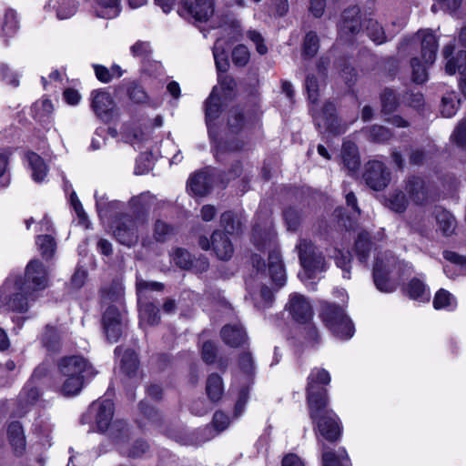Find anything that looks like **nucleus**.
Returning a JSON list of instances; mask_svg holds the SVG:
<instances>
[{
  "mask_svg": "<svg viewBox=\"0 0 466 466\" xmlns=\"http://www.w3.org/2000/svg\"><path fill=\"white\" fill-rule=\"evenodd\" d=\"M370 136L375 141L383 142L390 138V134L384 127L374 126L370 129Z\"/></svg>",
  "mask_w": 466,
  "mask_h": 466,
  "instance_id": "69168bd1",
  "label": "nucleus"
},
{
  "mask_svg": "<svg viewBox=\"0 0 466 466\" xmlns=\"http://www.w3.org/2000/svg\"><path fill=\"white\" fill-rule=\"evenodd\" d=\"M460 100L454 93H451L442 97L441 114L445 117L453 116L459 107Z\"/></svg>",
  "mask_w": 466,
  "mask_h": 466,
  "instance_id": "a19ab883",
  "label": "nucleus"
},
{
  "mask_svg": "<svg viewBox=\"0 0 466 466\" xmlns=\"http://www.w3.org/2000/svg\"><path fill=\"white\" fill-rule=\"evenodd\" d=\"M36 244L44 258H51L56 251V242L50 235H39L36 238Z\"/></svg>",
  "mask_w": 466,
  "mask_h": 466,
  "instance_id": "ea45409f",
  "label": "nucleus"
},
{
  "mask_svg": "<svg viewBox=\"0 0 466 466\" xmlns=\"http://www.w3.org/2000/svg\"><path fill=\"white\" fill-rule=\"evenodd\" d=\"M42 341L46 348L50 350H55L59 342V334L57 330L51 326H46L45 332L42 335Z\"/></svg>",
  "mask_w": 466,
  "mask_h": 466,
  "instance_id": "a18cd8bd",
  "label": "nucleus"
},
{
  "mask_svg": "<svg viewBox=\"0 0 466 466\" xmlns=\"http://www.w3.org/2000/svg\"><path fill=\"white\" fill-rule=\"evenodd\" d=\"M406 293L410 299L420 302H426L430 299L429 290L427 289L425 284L418 279H413L410 280L408 287L406 288Z\"/></svg>",
  "mask_w": 466,
  "mask_h": 466,
  "instance_id": "72a5a7b5",
  "label": "nucleus"
},
{
  "mask_svg": "<svg viewBox=\"0 0 466 466\" xmlns=\"http://www.w3.org/2000/svg\"><path fill=\"white\" fill-rule=\"evenodd\" d=\"M229 425V419L226 414L221 411H218L213 417V426L218 432H220L228 428Z\"/></svg>",
  "mask_w": 466,
  "mask_h": 466,
  "instance_id": "0e129e2a",
  "label": "nucleus"
},
{
  "mask_svg": "<svg viewBox=\"0 0 466 466\" xmlns=\"http://www.w3.org/2000/svg\"><path fill=\"white\" fill-rule=\"evenodd\" d=\"M173 234V228L160 220L155 224L154 237L157 241H165Z\"/></svg>",
  "mask_w": 466,
  "mask_h": 466,
  "instance_id": "864d4df0",
  "label": "nucleus"
},
{
  "mask_svg": "<svg viewBox=\"0 0 466 466\" xmlns=\"http://www.w3.org/2000/svg\"><path fill=\"white\" fill-rule=\"evenodd\" d=\"M76 3L72 0H60L57 4L56 16L59 19H67L75 15Z\"/></svg>",
  "mask_w": 466,
  "mask_h": 466,
  "instance_id": "09e8293b",
  "label": "nucleus"
},
{
  "mask_svg": "<svg viewBox=\"0 0 466 466\" xmlns=\"http://www.w3.org/2000/svg\"><path fill=\"white\" fill-rule=\"evenodd\" d=\"M417 38H420L421 57L424 64H420L418 58L411 60L412 80L417 84H422L428 79L427 67L435 61L438 41L430 30L419 31Z\"/></svg>",
  "mask_w": 466,
  "mask_h": 466,
  "instance_id": "7ed1b4c3",
  "label": "nucleus"
},
{
  "mask_svg": "<svg viewBox=\"0 0 466 466\" xmlns=\"http://www.w3.org/2000/svg\"><path fill=\"white\" fill-rule=\"evenodd\" d=\"M138 367V360L136 353L132 350H126L121 358V369L128 376H132Z\"/></svg>",
  "mask_w": 466,
  "mask_h": 466,
  "instance_id": "37998d69",
  "label": "nucleus"
},
{
  "mask_svg": "<svg viewBox=\"0 0 466 466\" xmlns=\"http://www.w3.org/2000/svg\"><path fill=\"white\" fill-rule=\"evenodd\" d=\"M452 137L458 145L466 144V119L459 124Z\"/></svg>",
  "mask_w": 466,
  "mask_h": 466,
  "instance_id": "774afa93",
  "label": "nucleus"
},
{
  "mask_svg": "<svg viewBox=\"0 0 466 466\" xmlns=\"http://www.w3.org/2000/svg\"><path fill=\"white\" fill-rule=\"evenodd\" d=\"M321 456V466H352L350 456L345 448H339L336 451H325Z\"/></svg>",
  "mask_w": 466,
  "mask_h": 466,
  "instance_id": "b1692460",
  "label": "nucleus"
},
{
  "mask_svg": "<svg viewBox=\"0 0 466 466\" xmlns=\"http://www.w3.org/2000/svg\"><path fill=\"white\" fill-rule=\"evenodd\" d=\"M433 306L436 309L453 310L457 307V300L452 294L441 289L435 294Z\"/></svg>",
  "mask_w": 466,
  "mask_h": 466,
  "instance_id": "e433bc0d",
  "label": "nucleus"
},
{
  "mask_svg": "<svg viewBox=\"0 0 466 466\" xmlns=\"http://www.w3.org/2000/svg\"><path fill=\"white\" fill-rule=\"evenodd\" d=\"M286 309L292 319L299 323H306L313 317L310 303L303 295L298 293H293L289 296Z\"/></svg>",
  "mask_w": 466,
  "mask_h": 466,
  "instance_id": "dca6fc26",
  "label": "nucleus"
},
{
  "mask_svg": "<svg viewBox=\"0 0 466 466\" xmlns=\"http://www.w3.org/2000/svg\"><path fill=\"white\" fill-rule=\"evenodd\" d=\"M382 111L385 114L393 111L397 106V99L392 90H385L381 95Z\"/></svg>",
  "mask_w": 466,
  "mask_h": 466,
  "instance_id": "4d7b16f0",
  "label": "nucleus"
},
{
  "mask_svg": "<svg viewBox=\"0 0 466 466\" xmlns=\"http://www.w3.org/2000/svg\"><path fill=\"white\" fill-rule=\"evenodd\" d=\"M18 29V20L16 13L14 10H7L5 14V22L3 25V32L6 35H14Z\"/></svg>",
  "mask_w": 466,
  "mask_h": 466,
  "instance_id": "3c124183",
  "label": "nucleus"
},
{
  "mask_svg": "<svg viewBox=\"0 0 466 466\" xmlns=\"http://www.w3.org/2000/svg\"><path fill=\"white\" fill-rule=\"evenodd\" d=\"M389 207L395 212H403L407 207V199L403 193L399 192L389 198Z\"/></svg>",
  "mask_w": 466,
  "mask_h": 466,
  "instance_id": "13d9d810",
  "label": "nucleus"
},
{
  "mask_svg": "<svg viewBox=\"0 0 466 466\" xmlns=\"http://www.w3.org/2000/svg\"><path fill=\"white\" fill-rule=\"evenodd\" d=\"M173 261L177 266L184 269L205 271L208 268V262L206 258L193 259L191 255L182 248H177L174 252Z\"/></svg>",
  "mask_w": 466,
  "mask_h": 466,
  "instance_id": "aec40b11",
  "label": "nucleus"
},
{
  "mask_svg": "<svg viewBox=\"0 0 466 466\" xmlns=\"http://www.w3.org/2000/svg\"><path fill=\"white\" fill-rule=\"evenodd\" d=\"M32 110L34 117L39 121H43L52 114L54 106L49 99L43 98L33 105Z\"/></svg>",
  "mask_w": 466,
  "mask_h": 466,
  "instance_id": "58836bf2",
  "label": "nucleus"
},
{
  "mask_svg": "<svg viewBox=\"0 0 466 466\" xmlns=\"http://www.w3.org/2000/svg\"><path fill=\"white\" fill-rule=\"evenodd\" d=\"M207 394L212 401H218L223 395L224 386L222 379L218 374L208 376L206 387Z\"/></svg>",
  "mask_w": 466,
  "mask_h": 466,
  "instance_id": "c9c22d12",
  "label": "nucleus"
},
{
  "mask_svg": "<svg viewBox=\"0 0 466 466\" xmlns=\"http://www.w3.org/2000/svg\"><path fill=\"white\" fill-rule=\"evenodd\" d=\"M145 228V219L132 218L128 216L116 218L111 230L115 238L123 245L131 247L138 240V234Z\"/></svg>",
  "mask_w": 466,
  "mask_h": 466,
  "instance_id": "423d86ee",
  "label": "nucleus"
},
{
  "mask_svg": "<svg viewBox=\"0 0 466 466\" xmlns=\"http://www.w3.org/2000/svg\"><path fill=\"white\" fill-rule=\"evenodd\" d=\"M407 189L410 193V198L416 203H419L424 199L425 190L423 187V181L419 177H413L409 181Z\"/></svg>",
  "mask_w": 466,
  "mask_h": 466,
  "instance_id": "c03bdc74",
  "label": "nucleus"
},
{
  "mask_svg": "<svg viewBox=\"0 0 466 466\" xmlns=\"http://www.w3.org/2000/svg\"><path fill=\"white\" fill-rule=\"evenodd\" d=\"M335 261L336 265L344 271L343 278L350 279V255L349 253L344 254L339 251V256H336Z\"/></svg>",
  "mask_w": 466,
  "mask_h": 466,
  "instance_id": "680f3d73",
  "label": "nucleus"
},
{
  "mask_svg": "<svg viewBox=\"0 0 466 466\" xmlns=\"http://www.w3.org/2000/svg\"><path fill=\"white\" fill-rule=\"evenodd\" d=\"M95 198L98 215L103 220L107 215V210L115 208L117 205V202H108L105 196L99 197L97 192H96Z\"/></svg>",
  "mask_w": 466,
  "mask_h": 466,
  "instance_id": "6e6d98bb",
  "label": "nucleus"
},
{
  "mask_svg": "<svg viewBox=\"0 0 466 466\" xmlns=\"http://www.w3.org/2000/svg\"><path fill=\"white\" fill-rule=\"evenodd\" d=\"M7 434L9 442L13 447L14 451L16 454H22L25 450L26 443L24 430L21 424L18 422H12L8 426Z\"/></svg>",
  "mask_w": 466,
  "mask_h": 466,
  "instance_id": "7c9ffc66",
  "label": "nucleus"
},
{
  "mask_svg": "<svg viewBox=\"0 0 466 466\" xmlns=\"http://www.w3.org/2000/svg\"><path fill=\"white\" fill-rule=\"evenodd\" d=\"M438 230L443 236H451L454 233L456 228V220L454 217L447 210L438 208L435 212Z\"/></svg>",
  "mask_w": 466,
  "mask_h": 466,
  "instance_id": "2f4dec72",
  "label": "nucleus"
},
{
  "mask_svg": "<svg viewBox=\"0 0 466 466\" xmlns=\"http://www.w3.org/2000/svg\"><path fill=\"white\" fill-rule=\"evenodd\" d=\"M127 93L129 98L133 100L135 103H144L147 101V93L140 86L135 83L129 86Z\"/></svg>",
  "mask_w": 466,
  "mask_h": 466,
  "instance_id": "bf43d9fd",
  "label": "nucleus"
},
{
  "mask_svg": "<svg viewBox=\"0 0 466 466\" xmlns=\"http://www.w3.org/2000/svg\"><path fill=\"white\" fill-rule=\"evenodd\" d=\"M94 11L96 16L111 19L121 11V0H95Z\"/></svg>",
  "mask_w": 466,
  "mask_h": 466,
  "instance_id": "a878e982",
  "label": "nucleus"
},
{
  "mask_svg": "<svg viewBox=\"0 0 466 466\" xmlns=\"http://www.w3.org/2000/svg\"><path fill=\"white\" fill-rule=\"evenodd\" d=\"M360 10L352 7L346 10L342 15V22L339 25V35L341 37L348 34H356L360 32V24L358 19Z\"/></svg>",
  "mask_w": 466,
  "mask_h": 466,
  "instance_id": "cd10ccee",
  "label": "nucleus"
},
{
  "mask_svg": "<svg viewBox=\"0 0 466 466\" xmlns=\"http://www.w3.org/2000/svg\"><path fill=\"white\" fill-rule=\"evenodd\" d=\"M299 251V260L303 268V272L299 273V277L311 279L317 273L325 269V261L320 253L316 251L314 245L308 240H301L298 246Z\"/></svg>",
  "mask_w": 466,
  "mask_h": 466,
  "instance_id": "0eeeda50",
  "label": "nucleus"
},
{
  "mask_svg": "<svg viewBox=\"0 0 466 466\" xmlns=\"http://www.w3.org/2000/svg\"><path fill=\"white\" fill-rule=\"evenodd\" d=\"M367 185L374 190L383 189L390 181V174L380 161H370L363 175Z\"/></svg>",
  "mask_w": 466,
  "mask_h": 466,
  "instance_id": "f3484780",
  "label": "nucleus"
},
{
  "mask_svg": "<svg viewBox=\"0 0 466 466\" xmlns=\"http://www.w3.org/2000/svg\"><path fill=\"white\" fill-rule=\"evenodd\" d=\"M342 159L344 166L349 171H355L360 166L357 147L353 143L347 142L343 144Z\"/></svg>",
  "mask_w": 466,
  "mask_h": 466,
  "instance_id": "f704fd0d",
  "label": "nucleus"
},
{
  "mask_svg": "<svg viewBox=\"0 0 466 466\" xmlns=\"http://www.w3.org/2000/svg\"><path fill=\"white\" fill-rule=\"evenodd\" d=\"M103 326L107 339L116 342L121 337L124 320L121 312L116 307H109L103 316Z\"/></svg>",
  "mask_w": 466,
  "mask_h": 466,
  "instance_id": "a211bd4d",
  "label": "nucleus"
},
{
  "mask_svg": "<svg viewBox=\"0 0 466 466\" xmlns=\"http://www.w3.org/2000/svg\"><path fill=\"white\" fill-rule=\"evenodd\" d=\"M319 50V38L318 35L309 32L306 35L304 40L303 52L307 56H314Z\"/></svg>",
  "mask_w": 466,
  "mask_h": 466,
  "instance_id": "603ef678",
  "label": "nucleus"
},
{
  "mask_svg": "<svg viewBox=\"0 0 466 466\" xmlns=\"http://www.w3.org/2000/svg\"><path fill=\"white\" fill-rule=\"evenodd\" d=\"M445 71L448 75H454L457 71L461 75L460 87L466 96V51H461L455 59L448 60Z\"/></svg>",
  "mask_w": 466,
  "mask_h": 466,
  "instance_id": "5701e85b",
  "label": "nucleus"
},
{
  "mask_svg": "<svg viewBox=\"0 0 466 466\" xmlns=\"http://www.w3.org/2000/svg\"><path fill=\"white\" fill-rule=\"evenodd\" d=\"M40 397L38 389L32 385V381L27 383L18 397V408L17 414L23 415L26 412L30 406L34 405Z\"/></svg>",
  "mask_w": 466,
  "mask_h": 466,
  "instance_id": "bb28decb",
  "label": "nucleus"
},
{
  "mask_svg": "<svg viewBox=\"0 0 466 466\" xmlns=\"http://www.w3.org/2000/svg\"><path fill=\"white\" fill-rule=\"evenodd\" d=\"M224 44L225 40L218 39L213 47V56L216 66L220 72L227 71L229 66Z\"/></svg>",
  "mask_w": 466,
  "mask_h": 466,
  "instance_id": "4c0bfd02",
  "label": "nucleus"
},
{
  "mask_svg": "<svg viewBox=\"0 0 466 466\" xmlns=\"http://www.w3.org/2000/svg\"><path fill=\"white\" fill-rule=\"evenodd\" d=\"M223 341L230 347H238L246 341L247 336L240 324L226 325L221 329Z\"/></svg>",
  "mask_w": 466,
  "mask_h": 466,
  "instance_id": "393cba45",
  "label": "nucleus"
},
{
  "mask_svg": "<svg viewBox=\"0 0 466 466\" xmlns=\"http://www.w3.org/2000/svg\"><path fill=\"white\" fill-rule=\"evenodd\" d=\"M26 160L32 172V178L35 182L40 183L44 181L47 176V166L44 159L34 152L26 154Z\"/></svg>",
  "mask_w": 466,
  "mask_h": 466,
  "instance_id": "c756f323",
  "label": "nucleus"
},
{
  "mask_svg": "<svg viewBox=\"0 0 466 466\" xmlns=\"http://www.w3.org/2000/svg\"><path fill=\"white\" fill-rule=\"evenodd\" d=\"M91 107L97 117L103 121H109L114 116L115 102L111 95L102 89L91 93Z\"/></svg>",
  "mask_w": 466,
  "mask_h": 466,
  "instance_id": "2eb2a0df",
  "label": "nucleus"
},
{
  "mask_svg": "<svg viewBox=\"0 0 466 466\" xmlns=\"http://www.w3.org/2000/svg\"><path fill=\"white\" fill-rule=\"evenodd\" d=\"M88 377L84 376H57V390L66 397H72L79 394Z\"/></svg>",
  "mask_w": 466,
  "mask_h": 466,
  "instance_id": "6ab92c4d",
  "label": "nucleus"
},
{
  "mask_svg": "<svg viewBox=\"0 0 466 466\" xmlns=\"http://www.w3.org/2000/svg\"><path fill=\"white\" fill-rule=\"evenodd\" d=\"M96 374L94 367L78 355L64 357L57 362V376H84L93 379Z\"/></svg>",
  "mask_w": 466,
  "mask_h": 466,
  "instance_id": "9d476101",
  "label": "nucleus"
},
{
  "mask_svg": "<svg viewBox=\"0 0 466 466\" xmlns=\"http://www.w3.org/2000/svg\"><path fill=\"white\" fill-rule=\"evenodd\" d=\"M266 245L268 248H272L268 253V270L272 282L279 289L286 284V271L279 251L275 248L274 237L271 234H268Z\"/></svg>",
  "mask_w": 466,
  "mask_h": 466,
  "instance_id": "ddd939ff",
  "label": "nucleus"
},
{
  "mask_svg": "<svg viewBox=\"0 0 466 466\" xmlns=\"http://www.w3.org/2000/svg\"><path fill=\"white\" fill-rule=\"evenodd\" d=\"M320 435L329 441H337L341 434V426L337 414L328 406L320 409L316 418H310Z\"/></svg>",
  "mask_w": 466,
  "mask_h": 466,
  "instance_id": "9b49d317",
  "label": "nucleus"
},
{
  "mask_svg": "<svg viewBox=\"0 0 466 466\" xmlns=\"http://www.w3.org/2000/svg\"><path fill=\"white\" fill-rule=\"evenodd\" d=\"M247 35L248 39L256 45L258 53L265 55L268 52V48L264 44V38L259 32L256 30H249Z\"/></svg>",
  "mask_w": 466,
  "mask_h": 466,
  "instance_id": "052dcab7",
  "label": "nucleus"
},
{
  "mask_svg": "<svg viewBox=\"0 0 466 466\" xmlns=\"http://www.w3.org/2000/svg\"><path fill=\"white\" fill-rule=\"evenodd\" d=\"M212 248L221 260L229 259L234 252L233 246L228 236L220 231H215L211 237Z\"/></svg>",
  "mask_w": 466,
  "mask_h": 466,
  "instance_id": "412c9836",
  "label": "nucleus"
},
{
  "mask_svg": "<svg viewBox=\"0 0 466 466\" xmlns=\"http://www.w3.org/2000/svg\"><path fill=\"white\" fill-rule=\"evenodd\" d=\"M163 285L159 282H147L143 279H137V289L139 304V324L142 328L153 326L158 323V309L150 302H142V296L147 290H161Z\"/></svg>",
  "mask_w": 466,
  "mask_h": 466,
  "instance_id": "6e6552de",
  "label": "nucleus"
},
{
  "mask_svg": "<svg viewBox=\"0 0 466 466\" xmlns=\"http://www.w3.org/2000/svg\"><path fill=\"white\" fill-rule=\"evenodd\" d=\"M218 87L215 86L206 100V122L208 128L209 136H212L210 127L211 121L215 120L221 111L220 97L218 96Z\"/></svg>",
  "mask_w": 466,
  "mask_h": 466,
  "instance_id": "c85d7f7f",
  "label": "nucleus"
},
{
  "mask_svg": "<svg viewBox=\"0 0 466 466\" xmlns=\"http://www.w3.org/2000/svg\"><path fill=\"white\" fill-rule=\"evenodd\" d=\"M221 225L229 234L238 232L240 228V222L238 220L235 221L234 215L231 212H225L221 215Z\"/></svg>",
  "mask_w": 466,
  "mask_h": 466,
  "instance_id": "5fc2aeb1",
  "label": "nucleus"
},
{
  "mask_svg": "<svg viewBox=\"0 0 466 466\" xmlns=\"http://www.w3.org/2000/svg\"><path fill=\"white\" fill-rule=\"evenodd\" d=\"M23 281L32 291L44 289L48 284L47 269L39 260H31L26 266Z\"/></svg>",
  "mask_w": 466,
  "mask_h": 466,
  "instance_id": "4468645a",
  "label": "nucleus"
},
{
  "mask_svg": "<svg viewBox=\"0 0 466 466\" xmlns=\"http://www.w3.org/2000/svg\"><path fill=\"white\" fill-rule=\"evenodd\" d=\"M215 11V0H181L178 14L186 19L206 22Z\"/></svg>",
  "mask_w": 466,
  "mask_h": 466,
  "instance_id": "1a4fd4ad",
  "label": "nucleus"
},
{
  "mask_svg": "<svg viewBox=\"0 0 466 466\" xmlns=\"http://www.w3.org/2000/svg\"><path fill=\"white\" fill-rule=\"evenodd\" d=\"M408 264L399 261L390 252L379 253L373 266V279L377 289L383 292H392L399 286Z\"/></svg>",
  "mask_w": 466,
  "mask_h": 466,
  "instance_id": "f257e3e1",
  "label": "nucleus"
},
{
  "mask_svg": "<svg viewBox=\"0 0 466 466\" xmlns=\"http://www.w3.org/2000/svg\"><path fill=\"white\" fill-rule=\"evenodd\" d=\"M31 291L25 286L21 276L10 275L3 285L8 309L19 313L25 312L28 309V297Z\"/></svg>",
  "mask_w": 466,
  "mask_h": 466,
  "instance_id": "39448f33",
  "label": "nucleus"
},
{
  "mask_svg": "<svg viewBox=\"0 0 466 466\" xmlns=\"http://www.w3.org/2000/svg\"><path fill=\"white\" fill-rule=\"evenodd\" d=\"M130 51L134 56L144 57L150 51L147 42L137 41L130 47Z\"/></svg>",
  "mask_w": 466,
  "mask_h": 466,
  "instance_id": "338daca9",
  "label": "nucleus"
},
{
  "mask_svg": "<svg viewBox=\"0 0 466 466\" xmlns=\"http://www.w3.org/2000/svg\"><path fill=\"white\" fill-rule=\"evenodd\" d=\"M9 156L5 153H0V188H5L9 186L11 178L8 169Z\"/></svg>",
  "mask_w": 466,
  "mask_h": 466,
  "instance_id": "8fccbe9b",
  "label": "nucleus"
},
{
  "mask_svg": "<svg viewBox=\"0 0 466 466\" xmlns=\"http://www.w3.org/2000/svg\"><path fill=\"white\" fill-rule=\"evenodd\" d=\"M0 74L4 81L14 86H17L19 80L16 75L13 74L7 65H0Z\"/></svg>",
  "mask_w": 466,
  "mask_h": 466,
  "instance_id": "e2e57ef3",
  "label": "nucleus"
},
{
  "mask_svg": "<svg viewBox=\"0 0 466 466\" xmlns=\"http://www.w3.org/2000/svg\"><path fill=\"white\" fill-rule=\"evenodd\" d=\"M250 59V54L244 45L237 46L232 51V61L237 66H245Z\"/></svg>",
  "mask_w": 466,
  "mask_h": 466,
  "instance_id": "de8ad7c7",
  "label": "nucleus"
},
{
  "mask_svg": "<svg viewBox=\"0 0 466 466\" xmlns=\"http://www.w3.org/2000/svg\"><path fill=\"white\" fill-rule=\"evenodd\" d=\"M444 258L449 262L444 266L445 274L453 279L456 276L466 274V258L453 251H445Z\"/></svg>",
  "mask_w": 466,
  "mask_h": 466,
  "instance_id": "4be33fe9",
  "label": "nucleus"
},
{
  "mask_svg": "<svg viewBox=\"0 0 466 466\" xmlns=\"http://www.w3.org/2000/svg\"><path fill=\"white\" fill-rule=\"evenodd\" d=\"M366 31L368 36L377 45L382 44L386 40L385 33L377 21L367 20Z\"/></svg>",
  "mask_w": 466,
  "mask_h": 466,
  "instance_id": "79ce46f5",
  "label": "nucleus"
},
{
  "mask_svg": "<svg viewBox=\"0 0 466 466\" xmlns=\"http://www.w3.org/2000/svg\"><path fill=\"white\" fill-rule=\"evenodd\" d=\"M320 319L332 334L339 339H349L354 335V326L342 308L324 302Z\"/></svg>",
  "mask_w": 466,
  "mask_h": 466,
  "instance_id": "20e7f679",
  "label": "nucleus"
},
{
  "mask_svg": "<svg viewBox=\"0 0 466 466\" xmlns=\"http://www.w3.org/2000/svg\"><path fill=\"white\" fill-rule=\"evenodd\" d=\"M114 414V403L108 399L97 400L94 401L86 414L84 416L85 420H94L100 431H105L108 429Z\"/></svg>",
  "mask_w": 466,
  "mask_h": 466,
  "instance_id": "f8f14e48",
  "label": "nucleus"
},
{
  "mask_svg": "<svg viewBox=\"0 0 466 466\" xmlns=\"http://www.w3.org/2000/svg\"><path fill=\"white\" fill-rule=\"evenodd\" d=\"M330 380V374L325 369L315 368L310 371L306 389L310 418H316L320 409L328 406L329 397L325 387Z\"/></svg>",
  "mask_w": 466,
  "mask_h": 466,
  "instance_id": "f03ea898",
  "label": "nucleus"
},
{
  "mask_svg": "<svg viewBox=\"0 0 466 466\" xmlns=\"http://www.w3.org/2000/svg\"><path fill=\"white\" fill-rule=\"evenodd\" d=\"M187 188L194 195H206L209 188V182L207 174L199 172L191 176L187 182Z\"/></svg>",
  "mask_w": 466,
  "mask_h": 466,
  "instance_id": "473e14b6",
  "label": "nucleus"
},
{
  "mask_svg": "<svg viewBox=\"0 0 466 466\" xmlns=\"http://www.w3.org/2000/svg\"><path fill=\"white\" fill-rule=\"evenodd\" d=\"M356 252L360 262H366L368 259V253L370 248L367 233H361L356 241Z\"/></svg>",
  "mask_w": 466,
  "mask_h": 466,
  "instance_id": "49530a36",
  "label": "nucleus"
}]
</instances>
